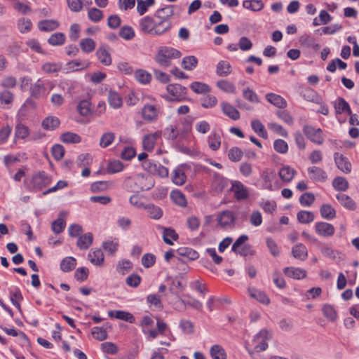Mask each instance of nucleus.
<instances>
[{"mask_svg":"<svg viewBox=\"0 0 359 359\" xmlns=\"http://www.w3.org/2000/svg\"><path fill=\"white\" fill-rule=\"evenodd\" d=\"M182 53L178 50L171 47H161L155 55L154 60L158 65L167 68L172 65V59L180 58Z\"/></svg>","mask_w":359,"mask_h":359,"instance_id":"f257e3e1","label":"nucleus"},{"mask_svg":"<svg viewBox=\"0 0 359 359\" xmlns=\"http://www.w3.org/2000/svg\"><path fill=\"white\" fill-rule=\"evenodd\" d=\"M126 184L133 189V191H143L151 189L154 186V180L151 177L138 176L129 178Z\"/></svg>","mask_w":359,"mask_h":359,"instance_id":"f03ea898","label":"nucleus"},{"mask_svg":"<svg viewBox=\"0 0 359 359\" xmlns=\"http://www.w3.org/2000/svg\"><path fill=\"white\" fill-rule=\"evenodd\" d=\"M166 90L169 94H170L173 99L170 98L168 95L163 96V97L168 101H183L187 95V89L186 87L182 86L178 83L169 84L166 87Z\"/></svg>","mask_w":359,"mask_h":359,"instance_id":"7ed1b4c3","label":"nucleus"},{"mask_svg":"<svg viewBox=\"0 0 359 359\" xmlns=\"http://www.w3.org/2000/svg\"><path fill=\"white\" fill-rule=\"evenodd\" d=\"M271 333L262 329L253 338L252 342L255 344L254 351L255 352L264 351L268 348L267 341L271 339Z\"/></svg>","mask_w":359,"mask_h":359,"instance_id":"20e7f679","label":"nucleus"},{"mask_svg":"<svg viewBox=\"0 0 359 359\" xmlns=\"http://www.w3.org/2000/svg\"><path fill=\"white\" fill-rule=\"evenodd\" d=\"M142 166L144 170L154 175H158L161 177H166L168 176V169L160 163L151 161H144L142 163Z\"/></svg>","mask_w":359,"mask_h":359,"instance_id":"39448f33","label":"nucleus"},{"mask_svg":"<svg viewBox=\"0 0 359 359\" xmlns=\"http://www.w3.org/2000/svg\"><path fill=\"white\" fill-rule=\"evenodd\" d=\"M303 131L304 135L312 142L320 145L323 142V137L322 135L323 131L320 128H316L310 125L304 126Z\"/></svg>","mask_w":359,"mask_h":359,"instance_id":"423d86ee","label":"nucleus"},{"mask_svg":"<svg viewBox=\"0 0 359 359\" xmlns=\"http://www.w3.org/2000/svg\"><path fill=\"white\" fill-rule=\"evenodd\" d=\"M236 217L230 210L222 211L217 217L218 224L224 229L233 228L235 225Z\"/></svg>","mask_w":359,"mask_h":359,"instance_id":"0eeeda50","label":"nucleus"},{"mask_svg":"<svg viewBox=\"0 0 359 359\" xmlns=\"http://www.w3.org/2000/svg\"><path fill=\"white\" fill-rule=\"evenodd\" d=\"M51 182V177L44 171L34 175L32 177L33 189L39 191L43 187L48 186Z\"/></svg>","mask_w":359,"mask_h":359,"instance_id":"6e6552de","label":"nucleus"},{"mask_svg":"<svg viewBox=\"0 0 359 359\" xmlns=\"http://www.w3.org/2000/svg\"><path fill=\"white\" fill-rule=\"evenodd\" d=\"M95 55L103 65L109 66L111 64L112 59L107 45H101L96 50Z\"/></svg>","mask_w":359,"mask_h":359,"instance_id":"1a4fd4ad","label":"nucleus"},{"mask_svg":"<svg viewBox=\"0 0 359 359\" xmlns=\"http://www.w3.org/2000/svg\"><path fill=\"white\" fill-rule=\"evenodd\" d=\"M231 191L234 193V196L238 201L246 199L249 196L248 189L240 181L232 182Z\"/></svg>","mask_w":359,"mask_h":359,"instance_id":"9d476101","label":"nucleus"},{"mask_svg":"<svg viewBox=\"0 0 359 359\" xmlns=\"http://www.w3.org/2000/svg\"><path fill=\"white\" fill-rule=\"evenodd\" d=\"M316 232L320 236L330 237L334 235L335 229L331 224L320 222L315 224Z\"/></svg>","mask_w":359,"mask_h":359,"instance_id":"9b49d317","label":"nucleus"},{"mask_svg":"<svg viewBox=\"0 0 359 359\" xmlns=\"http://www.w3.org/2000/svg\"><path fill=\"white\" fill-rule=\"evenodd\" d=\"M334 159L337 167L343 172L349 173L351 171V164L343 154L336 152Z\"/></svg>","mask_w":359,"mask_h":359,"instance_id":"f8f14e48","label":"nucleus"},{"mask_svg":"<svg viewBox=\"0 0 359 359\" xmlns=\"http://www.w3.org/2000/svg\"><path fill=\"white\" fill-rule=\"evenodd\" d=\"M283 273L290 278L297 280L304 279L306 277L307 275V272L306 270L301 268L293 266H288L284 268Z\"/></svg>","mask_w":359,"mask_h":359,"instance_id":"ddd939ff","label":"nucleus"},{"mask_svg":"<svg viewBox=\"0 0 359 359\" xmlns=\"http://www.w3.org/2000/svg\"><path fill=\"white\" fill-rule=\"evenodd\" d=\"M108 316L111 318L119 319L130 323H134L135 321V318L133 315L131 313L125 311H109Z\"/></svg>","mask_w":359,"mask_h":359,"instance_id":"4468645a","label":"nucleus"},{"mask_svg":"<svg viewBox=\"0 0 359 359\" xmlns=\"http://www.w3.org/2000/svg\"><path fill=\"white\" fill-rule=\"evenodd\" d=\"M307 170L311 180L324 182L327 178L326 172L319 167H309Z\"/></svg>","mask_w":359,"mask_h":359,"instance_id":"2eb2a0df","label":"nucleus"},{"mask_svg":"<svg viewBox=\"0 0 359 359\" xmlns=\"http://www.w3.org/2000/svg\"><path fill=\"white\" fill-rule=\"evenodd\" d=\"M292 255L294 258L300 261H305L308 257V250L302 243H297L292 248Z\"/></svg>","mask_w":359,"mask_h":359,"instance_id":"dca6fc26","label":"nucleus"},{"mask_svg":"<svg viewBox=\"0 0 359 359\" xmlns=\"http://www.w3.org/2000/svg\"><path fill=\"white\" fill-rule=\"evenodd\" d=\"M336 198L339 203L348 210H355L357 208L355 202L348 195L343 193H339Z\"/></svg>","mask_w":359,"mask_h":359,"instance_id":"f3484780","label":"nucleus"},{"mask_svg":"<svg viewBox=\"0 0 359 359\" xmlns=\"http://www.w3.org/2000/svg\"><path fill=\"white\" fill-rule=\"evenodd\" d=\"M142 116L144 120L153 121L157 118L158 110L154 105L145 104L142 109Z\"/></svg>","mask_w":359,"mask_h":359,"instance_id":"a211bd4d","label":"nucleus"},{"mask_svg":"<svg viewBox=\"0 0 359 359\" xmlns=\"http://www.w3.org/2000/svg\"><path fill=\"white\" fill-rule=\"evenodd\" d=\"M155 20L151 16H145L140 20V27L142 32L149 34H154Z\"/></svg>","mask_w":359,"mask_h":359,"instance_id":"6ab92c4d","label":"nucleus"},{"mask_svg":"<svg viewBox=\"0 0 359 359\" xmlns=\"http://www.w3.org/2000/svg\"><path fill=\"white\" fill-rule=\"evenodd\" d=\"M221 108L224 114L232 120L236 121L240 118V112L229 103L226 102H222Z\"/></svg>","mask_w":359,"mask_h":359,"instance_id":"aec40b11","label":"nucleus"},{"mask_svg":"<svg viewBox=\"0 0 359 359\" xmlns=\"http://www.w3.org/2000/svg\"><path fill=\"white\" fill-rule=\"evenodd\" d=\"M175 8H176L175 5H169L159 8L155 12L154 16L159 20H170V18L174 15Z\"/></svg>","mask_w":359,"mask_h":359,"instance_id":"412c9836","label":"nucleus"},{"mask_svg":"<svg viewBox=\"0 0 359 359\" xmlns=\"http://www.w3.org/2000/svg\"><path fill=\"white\" fill-rule=\"evenodd\" d=\"M266 100L278 108H285L287 106L286 100L279 95L270 93L266 95Z\"/></svg>","mask_w":359,"mask_h":359,"instance_id":"4be33fe9","label":"nucleus"},{"mask_svg":"<svg viewBox=\"0 0 359 359\" xmlns=\"http://www.w3.org/2000/svg\"><path fill=\"white\" fill-rule=\"evenodd\" d=\"M160 133H155L154 134H150L145 135L142 140L143 148L144 150L150 151L153 150L156 140L160 137Z\"/></svg>","mask_w":359,"mask_h":359,"instance_id":"5701e85b","label":"nucleus"},{"mask_svg":"<svg viewBox=\"0 0 359 359\" xmlns=\"http://www.w3.org/2000/svg\"><path fill=\"white\" fill-rule=\"evenodd\" d=\"M60 124V121L57 117L49 116L42 121L41 126L46 130H53L58 128Z\"/></svg>","mask_w":359,"mask_h":359,"instance_id":"b1692460","label":"nucleus"},{"mask_svg":"<svg viewBox=\"0 0 359 359\" xmlns=\"http://www.w3.org/2000/svg\"><path fill=\"white\" fill-rule=\"evenodd\" d=\"M171 27L172 23L170 20H160L158 22H155L153 35H161L168 32Z\"/></svg>","mask_w":359,"mask_h":359,"instance_id":"393cba45","label":"nucleus"},{"mask_svg":"<svg viewBox=\"0 0 359 359\" xmlns=\"http://www.w3.org/2000/svg\"><path fill=\"white\" fill-rule=\"evenodd\" d=\"M60 26L59 22L55 20H43L38 23L39 29L43 32H51Z\"/></svg>","mask_w":359,"mask_h":359,"instance_id":"a878e982","label":"nucleus"},{"mask_svg":"<svg viewBox=\"0 0 359 359\" xmlns=\"http://www.w3.org/2000/svg\"><path fill=\"white\" fill-rule=\"evenodd\" d=\"M108 102L109 105L114 109L120 108L123 104L121 96L117 92L112 90L109 91Z\"/></svg>","mask_w":359,"mask_h":359,"instance_id":"bb28decb","label":"nucleus"},{"mask_svg":"<svg viewBox=\"0 0 359 359\" xmlns=\"http://www.w3.org/2000/svg\"><path fill=\"white\" fill-rule=\"evenodd\" d=\"M295 173V170L288 165L283 166L278 172L280 178L285 182H291Z\"/></svg>","mask_w":359,"mask_h":359,"instance_id":"cd10ccee","label":"nucleus"},{"mask_svg":"<svg viewBox=\"0 0 359 359\" xmlns=\"http://www.w3.org/2000/svg\"><path fill=\"white\" fill-rule=\"evenodd\" d=\"M230 63L225 60L219 61L216 67V73L219 76L225 77L231 72Z\"/></svg>","mask_w":359,"mask_h":359,"instance_id":"c85d7f7f","label":"nucleus"},{"mask_svg":"<svg viewBox=\"0 0 359 359\" xmlns=\"http://www.w3.org/2000/svg\"><path fill=\"white\" fill-rule=\"evenodd\" d=\"M93 241V234L91 233H87L79 237L77 246L81 250H86L91 245Z\"/></svg>","mask_w":359,"mask_h":359,"instance_id":"c756f323","label":"nucleus"},{"mask_svg":"<svg viewBox=\"0 0 359 359\" xmlns=\"http://www.w3.org/2000/svg\"><path fill=\"white\" fill-rule=\"evenodd\" d=\"M170 198L173 203L180 207L184 208L187 205L184 194L179 190L172 191L170 194Z\"/></svg>","mask_w":359,"mask_h":359,"instance_id":"7c9ffc66","label":"nucleus"},{"mask_svg":"<svg viewBox=\"0 0 359 359\" xmlns=\"http://www.w3.org/2000/svg\"><path fill=\"white\" fill-rule=\"evenodd\" d=\"M88 259L94 265L102 266L104 262V254L100 249H97L88 254Z\"/></svg>","mask_w":359,"mask_h":359,"instance_id":"2f4dec72","label":"nucleus"},{"mask_svg":"<svg viewBox=\"0 0 359 359\" xmlns=\"http://www.w3.org/2000/svg\"><path fill=\"white\" fill-rule=\"evenodd\" d=\"M209 147L213 150L217 151L221 145V135L219 133L213 131L208 138Z\"/></svg>","mask_w":359,"mask_h":359,"instance_id":"473e14b6","label":"nucleus"},{"mask_svg":"<svg viewBox=\"0 0 359 359\" xmlns=\"http://www.w3.org/2000/svg\"><path fill=\"white\" fill-rule=\"evenodd\" d=\"M45 85L42 81L39 79L34 84L30 87V93L32 97L38 99L45 91Z\"/></svg>","mask_w":359,"mask_h":359,"instance_id":"72a5a7b5","label":"nucleus"},{"mask_svg":"<svg viewBox=\"0 0 359 359\" xmlns=\"http://www.w3.org/2000/svg\"><path fill=\"white\" fill-rule=\"evenodd\" d=\"M144 209L147 211L148 215L150 218L154 219H159L163 215L162 209L154 204H148L144 207Z\"/></svg>","mask_w":359,"mask_h":359,"instance_id":"f704fd0d","label":"nucleus"},{"mask_svg":"<svg viewBox=\"0 0 359 359\" xmlns=\"http://www.w3.org/2000/svg\"><path fill=\"white\" fill-rule=\"evenodd\" d=\"M332 187L336 191H345L349 187V184L344 177H337L332 181Z\"/></svg>","mask_w":359,"mask_h":359,"instance_id":"c9c22d12","label":"nucleus"},{"mask_svg":"<svg viewBox=\"0 0 359 359\" xmlns=\"http://www.w3.org/2000/svg\"><path fill=\"white\" fill-rule=\"evenodd\" d=\"M76 260L73 257H67L60 263V269L64 272H69L74 269Z\"/></svg>","mask_w":359,"mask_h":359,"instance_id":"e433bc0d","label":"nucleus"},{"mask_svg":"<svg viewBox=\"0 0 359 359\" xmlns=\"http://www.w3.org/2000/svg\"><path fill=\"white\" fill-rule=\"evenodd\" d=\"M79 46L83 52L89 53L95 50L96 43L93 39L85 38L80 41Z\"/></svg>","mask_w":359,"mask_h":359,"instance_id":"4c0bfd02","label":"nucleus"},{"mask_svg":"<svg viewBox=\"0 0 359 359\" xmlns=\"http://www.w3.org/2000/svg\"><path fill=\"white\" fill-rule=\"evenodd\" d=\"M179 238L178 234L175 232L173 229L171 228H164L163 233V241L170 245H173V241H177Z\"/></svg>","mask_w":359,"mask_h":359,"instance_id":"58836bf2","label":"nucleus"},{"mask_svg":"<svg viewBox=\"0 0 359 359\" xmlns=\"http://www.w3.org/2000/svg\"><path fill=\"white\" fill-rule=\"evenodd\" d=\"M210 354L212 359H226L224 349L219 344H215L210 348Z\"/></svg>","mask_w":359,"mask_h":359,"instance_id":"ea45409f","label":"nucleus"},{"mask_svg":"<svg viewBox=\"0 0 359 359\" xmlns=\"http://www.w3.org/2000/svg\"><path fill=\"white\" fill-rule=\"evenodd\" d=\"M320 212L324 219L327 220L332 219L336 216L335 210L329 204H323L320 208Z\"/></svg>","mask_w":359,"mask_h":359,"instance_id":"a19ab883","label":"nucleus"},{"mask_svg":"<svg viewBox=\"0 0 359 359\" xmlns=\"http://www.w3.org/2000/svg\"><path fill=\"white\" fill-rule=\"evenodd\" d=\"M314 214L307 210H301L297 215L298 222L302 224H309L314 220Z\"/></svg>","mask_w":359,"mask_h":359,"instance_id":"79ce46f5","label":"nucleus"},{"mask_svg":"<svg viewBox=\"0 0 359 359\" xmlns=\"http://www.w3.org/2000/svg\"><path fill=\"white\" fill-rule=\"evenodd\" d=\"M187 176L184 171L180 168H176L172 175V181L178 186L184 184L186 182Z\"/></svg>","mask_w":359,"mask_h":359,"instance_id":"37998d69","label":"nucleus"},{"mask_svg":"<svg viewBox=\"0 0 359 359\" xmlns=\"http://www.w3.org/2000/svg\"><path fill=\"white\" fill-rule=\"evenodd\" d=\"M60 140L64 143L67 144L79 143L81 141V137L76 133L72 132H66L61 135Z\"/></svg>","mask_w":359,"mask_h":359,"instance_id":"c03bdc74","label":"nucleus"},{"mask_svg":"<svg viewBox=\"0 0 359 359\" xmlns=\"http://www.w3.org/2000/svg\"><path fill=\"white\" fill-rule=\"evenodd\" d=\"M216 85L219 89L225 93L235 94L236 92L235 86L227 80L218 81Z\"/></svg>","mask_w":359,"mask_h":359,"instance_id":"a18cd8bd","label":"nucleus"},{"mask_svg":"<svg viewBox=\"0 0 359 359\" xmlns=\"http://www.w3.org/2000/svg\"><path fill=\"white\" fill-rule=\"evenodd\" d=\"M77 110L81 116H88L92 113L91 103L87 100H83L79 103Z\"/></svg>","mask_w":359,"mask_h":359,"instance_id":"49530a36","label":"nucleus"},{"mask_svg":"<svg viewBox=\"0 0 359 359\" xmlns=\"http://www.w3.org/2000/svg\"><path fill=\"white\" fill-rule=\"evenodd\" d=\"M252 130L261 137L267 139V132L264 126L259 120H253L251 123Z\"/></svg>","mask_w":359,"mask_h":359,"instance_id":"de8ad7c7","label":"nucleus"},{"mask_svg":"<svg viewBox=\"0 0 359 359\" xmlns=\"http://www.w3.org/2000/svg\"><path fill=\"white\" fill-rule=\"evenodd\" d=\"M10 299L12 304L21 311V306L20 302L22 299V294L20 290L16 287L13 291H10Z\"/></svg>","mask_w":359,"mask_h":359,"instance_id":"09e8293b","label":"nucleus"},{"mask_svg":"<svg viewBox=\"0 0 359 359\" xmlns=\"http://www.w3.org/2000/svg\"><path fill=\"white\" fill-rule=\"evenodd\" d=\"M243 6L253 11H259L263 9L264 4L261 0L244 1Z\"/></svg>","mask_w":359,"mask_h":359,"instance_id":"8fccbe9b","label":"nucleus"},{"mask_svg":"<svg viewBox=\"0 0 359 359\" xmlns=\"http://www.w3.org/2000/svg\"><path fill=\"white\" fill-rule=\"evenodd\" d=\"M190 88L194 93L197 94H205L209 93L210 90V88L208 85L198 81L191 83Z\"/></svg>","mask_w":359,"mask_h":359,"instance_id":"3c124183","label":"nucleus"},{"mask_svg":"<svg viewBox=\"0 0 359 359\" xmlns=\"http://www.w3.org/2000/svg\"><path fill=\"white\" fill-rule=\"evenodd\" d=\"M65 35L62 32H57L53 34L49 39H48V42L49 44L52 46H61L65 42Z\"/></svg>","mask_w":359,"mask_h":359,"instance_id":"603ef678","label":"nucleus"},{"mask_svg":"<svg viewBox=\"0 0 359 359\" xmlns=\"http://www.w3.org/2000/svg\"><path fill=\"white\" fill-rule=\"evenodd\" d=\"M250 295L256 299L259 302L264 304H269L270 303V299L268 297V296L263 292L259 291L257 290H249Z\"/></svg>","mask_w":359,"mask_h":359,"instance_id":"864d4df0","label":"nucleus"},{"mask_svg":"<svg viewBox=\"0 0 359 359\" xmlns=\"http://www.w3.org/2000/svg\"><path fill=\"white\" fill-rule=\"evenodd\" d=\"M324 316L330 321H334L337 318V311L330 304H325L322 309Z\"/></svg>","mask_w":359,"mask_h":359,"instance_id":"5fc2aeb1","label":"nucleus"},{"mask_svg":"<svg viewBox=\"0 0 359 359\" xmlns=\"http://www.w3.org/2000/svg\"><path fill=\"white\" fill-rule=\"evenodd\" d=\"M197 64L198 59L194 55L184 57L182 62V67L186 70H192L196 67Z\"/></svg>","mask_w":359,"mask_h":359,"instance_id":"6e6d98bb","label":"nucleus"},{"mask_svg":"<svg viewBox=\"0 0 359 359\" xmlns=\"http://www.w3.org/2000/svg\"><path fill=\"white\" fill-rule=\"evenodd\" d=\"M135 31L130 26L126 25L119 30V36L127 41L131 40L135 37Z\"/></svg>","mask_w":359,"mask_h":359,"instance_id":"4d7b16f0","label":"nucleus"},{"mask_svg":"<svg viewBox=\"0 0 359 359\" xmlns=\"http://www.w3.org/2000/svg\"><path fill=\"white\" fill-rule=\"evenodd\" d=\"M115 140V135L113 133L108 132L104 133L100 140V146L106 148L111 145Z\"/></svg>","mask_w":359,"mask_h":359,"instance_id":"13d9d810","label":"nucleus"},{"mask_svg":"<svg viewBox=\"0 0 359 359\" xmlns=\"http://www.w3.org/2000/svg\"><path fill=\"white\" fill-rule=\"evenodd\" d=\"M123 164L118 160L109 162L107 167V172L109 174H114L122 171Z\"/></svg>","mask_w":359,"mask_h":359,"instance_id":"bf43d9fd","label":"nucleus"},{"mask_svg":"<svg viewBox=\"0 0 359 359\" xmlns=\"http://www.w3.org/2000/svg\"><path fill=\"white\" fill-rule=\"evenodd\" d=\"M29 134V130L27 126L18 123L15 128V136L19 139H25Z\"/></svg>","mask_w":359,"mask_h":359,"instance_id":"052dcab7","label":"nucleus"},{"mask_svg":"<svg viewBox=\"0 0 359 359\" xmlns=\"http://www.w3.org/2000/svg\"><path fill=\"white\" fill-rule=\"evenodd\" d=\"M178 252L180 255L187 257L191 260H196L199 257L198 252L189 248H181L178 250Z\"/></svg>","mask_w":359,"mask_h":359,"instance_id":"680f3d73","label":"nucleus"},{"mask_svg":"<svg viewBox=\"0 0 359 359\" xmlns=\"http://www.w3.org/2000/svg\"><path fill=\"white\" fill-rule=\"evenodd\" d=\"M88 17L93 22H100L103 18V12L96 8H92L88 10Z\"/></svg>","mask_w":359,"mask_h":359,"instance_id":"e2e57ef3","label":"nucleus"},{"mask_svg":"<svg viewBox=\"0 0 359 359\" xmlns=\"http://www.w3.org/2000/svg\"><path fill=\"white\" fill-rule=\"evenodd\" d=\"M243 155V151L237 147H234L230 149L228 153V157L232 162H238L241 161Z\"/></svg>","mask_w":359,"mask_h":359,"instance_id":"0e129e2a","label":"nucleus"},{"mask_svg":"<svg viewBox=\"0 0 359 359\" xmlns=\"http://www.w3.org/2000/svg\"><path fill=\"white\" fill-rule=\"evenodd\" d=\"M92 335L98 341L105 340L108 335L107 330L103 327H94L91 332Z\"/></svg>","mask_w":359,"mask_h":359,"instance_id":"69168bd1","label":"nucleus"},{"mask_svg":"<svg viewBox=\"0 0 359 359\" xmlns=\"http://www.w3.org/2000/svg\"><path fill=\"white\" fill-rule=\"evenodd\" d=\"M135 76L137 81L144 84L149 83L151 79V74L142 69L136 71Z\"/></svg>","mask_w":359,"mask_h":359,"instance_id":"338daca9","label":"nucleus"},{"mask_svg":"<svg viewBox=\"0 0 359 359\" xmlns=\"http://www.w3.org/2000/svg\"><path fill=\"white\" fill-rule=\"evenodd\" d=\"M315 201V196L313 194L307 192L303 194L299 198V203L304 207L311 206Z\"/></svg>","mask_w":359,"mask_h":359,"instance_id":"774afa93","label":"nucleus"}]
</instances>
